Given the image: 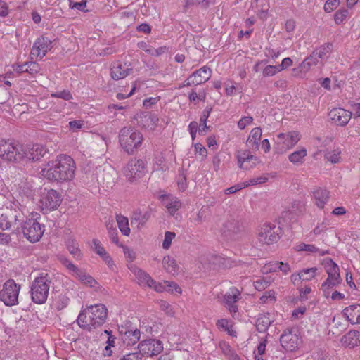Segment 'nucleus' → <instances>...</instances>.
<instances>
[{
    "instance_id": "obj_43",
    "label": "nucleus",
    "mask_w": 360,
    "mask_h": 360,
    "mask_svg": "<svg viewBox=\"0 0 360 360\" xmlns=\"http://www.w3.org/2000/svg\"><path fill=\"white\" fill-rule=\"evenodd\" d=\"M116 220L121 233L124 236H129L130 233V229L129 227L128 219L120 214L116 216Z\"/></svg>"
},
{
    "instance_id": "obj_58",
    "label": "nucleus",
    "mask_w": 360,
    "mask_h": 360,
    "mask_svg": "<svg viewBox=\"0 0 360 360\" xmlns=\"http://www.w3.org/2000/svg\"><path fill=\"white\" fill-rule=\"evenodd\" d=\"M210 0H186V6L200 5L203 8L209 6Z\"/></svg>"
},
{
    "instance_id": "obj_28",
    "label": "nucleus",
    "mask_w": 360,
    "mask_h": 360,
    "mask_svg": "<svg viewBox=\"0 0 360 360\" xmlns=\"http://www.w3.org/2000/svg\"><path fill=\"white\" fill-rule=\"evenodd\" d=\"M342 342L351 348L358 346L360 344V332L355 330L349 331L342 337Z\"/></svg>"
},
{
    "instance_id": "obj_30",
    "label": "nucleus",
    "mask_w": 360,
    "mask_h": 360,
    "mask_svg": "<svg viewBox=\"0 0 360 360\" xmlns=\"http://www.w3.org/2000/svg\"><path fill=\"white\" fill-rule=\"evenodd\" d=\"M212 70L207 66H203L199 70L195 71L192 75L197 85L205 83L211 77Z\"/></svg>"
},
{
    "instance_id": "obj_64",
    "label": "nucleus",
    "mask_w": 360,
    "mask_h": 360,
    "mask_svg": "<svg viewBox=\"0 0 360 360\" xmlns=\"http://www.w3.org/2000/svg\"><path fill=\"white\" fill-rule=\"evenodd\" d=\"M338 5V0H327L324 5V10L327 13L331 12Z\"/></svg>"
},
{
    "instance_id": "obj_60",
    "label": "nucleus",
    "mask_w": 360,
    "mask_h": 360,
    "mask_svg": "<svg viewBox=\"0 0 360 360\" xmlns=\"http://www.w3.org/2000/svg\"><path fill=\"white\" fill-rule=\"evenodd\" d=\"M0 229L2 230L11 229V224H9L7 214H3L0 216Z\"/></svg>"
},
{
    "instance_id": "obj_52",
    "label": "nucleus",
    "mask_w": 360,
    "mask_h": 360,
    "mask_svg": "<svg viewBox=\"0 0 360 360\" xmlns=\"http://www.w3.org/2000/svg\"><path fill=\"white\" fill-rule=\"evenodd\" d=\"M143 50L145 51V52L150 54L151 56H159L167 51V48L166 46H161L158 49H155L152 46H150L149 48L144 49Z\"/></svg>"
},
{
    "instance_id": "obj_20",
    "label": "nucleus",
    "mask_w": 360,
    "mask_h": 360,
    "mask_svg": "<svg viewBox=\"0 0 360 360\" xmlns=\"http://www.w3.org/2000/svg\"><path fill=\"white\" fill-rule=\"evenodd\" d=\"M300 140L298 132L292 131L288 134L281 133L277 136L278 143H283L282 149H290L295 146Z\"/></svg>"
},
{
    "instance_id": "obj_63",
    "label": "nucleus",
    "mask_w": 360,
    "mask_h": 360,
    "mask_svg": "<svg viewBox=\"0 0 360 360\" xmlns=\"http://www.w3.org/2000/svg\"><path fill=\"white\" fill-rule=\"evenodd\" d=\"M254 285L257 290L262 291L269 286V282L264 279H259L254 282Z\"/></svg>"
},
{
    "instance_id": "obj_42",
    "label": "nucleus",
    "mask_w": 360,
    "mask_h": 360,
    "mask_svg": "<svg viewBox=\"0 0 360 360\" xmlns=\"http://www.w3.org/2000/svg\"><path fill=\"white\" fill-rule=\"evenodd\" d=\"M212 110V107L207 106L202 111V115L200 119V124L201 127L199 128V133L201 134H203V132L207 131L210 129V127L207 126L206 122Z\"/></svg>"
},
{
    "instance_id": "obj_18",
    "label": "nucleus",
    "mask_w": 360,
    "mask_h": 360,
    "mask_svg": "<svg viewBox=\"0 0 360 360\" xmlns=\"http://www.w3.org/2000/svg\"><path fill=\"white\" fill-rule=\"evenodd\" d=\"M131 71L132 68L130 64L115 61L111 65L110 76L114 80H119L127 77Z\"/></svg>"
},
{
    "instance_id": "obj_47",
    "label": "nucleus",
    "mask_w": 360,
    "mask_h": 360,
    "mask_svg": "<svg viewBox=\"0 0 360 360\" xmlns=\"http://www.w3.org/2000/svg\"><path fill=\"white\" fill-rule=\"evenodd\" d=\"M333 45L327 44L326 46H322L314 52L316 53V56L319 59H324L326 55L331 51Z\"/></svg>"
},
{
    "instance_id": "obj_44",
    "label": "nucleus",
    "mask_w": 360,
    "mask_h": 360,
    "mask_svg": "<svg viewBox=\"0 0 360 360\" xmlns=\"http://www.w3.org/2000/svg\"><path fill=\"white\" fill-rule=\"evenodd\" d=\"M162 264L165 269L169 274H174L176 272V264L175 260L169 257L165 256L162 259Z\"/></svg>"
},
{
    "instance_id": "obj_13",
    "label": "nucleus",
    "mask_w": 360,
    "mask_h": 360,
    "mask_svg": "<svg viewBox=\"0 0 360 360\" xmlns=\"http://www.w3.org/2000/svg\"><path fill=\"white\" fill-rule=\"evenodd\" d=\"M240 298L241 292L236 287L230 288L229 291L224 294L223 302L225 307L231 314H234L238 312V307L236 303Z\"/></svg>"
},
{
    "instance_id": "obj_1",
    "label": "nucleus",
    "mask_w": 360,
    "mask_h": 360,
    "mask_svg": "<svg viewBox=\"0 0 360 360\" xmlns=\"http://www.w3.org/2000/svg\"><path fill=\"white\" fill-rule=\"evenodd\" d=\"M75 169V161L70 156L60 155L52 162L51 167L43 172L47 179L56 182H64L74 178Z\"/></svg>"
},
{
    "instance_id": "obj_38",
    "label": "nucleus",
    "mask_w": 360,
    "mask_h": 360,
    "mask_svg": "<svg viewBox=\"0 0 360 360\" xmlns=\"http://www.w3.org/2000/svg\"><path fill=\"white\" fill-rule=\"evenodd\" d=\"M73 274L81 282H82L84 284L89 285L91 287L94 286V284L96 283V281L91 276L87 274L86 273L84 272L83 271L78 268H77V269L73 272Z\"/></svg>"
},
{
    "instance_id": "obj_22",
    "label": "nucleus",
    "mask_w": 360,
    "mask_h": 360,
    "mask_svg": "<svg viewBox=\"0 0 360 360\" xmlns=\"http://www.w3.org/2000/svg\"><path fill=\"white\" fill-rule=\"evenodd\" d=\"M122 342L127 346H133L140 340L141 332L138 329H124L122 328L120 331Z\"/></svg>"
},
{
    "instance_id": "obj_50",
    "label": "nucleus",
    "mask_w": 360,
    "mask_h": 360,
    "mask_svg": "<svg viewBox=\"0 0 360 360\" xmlns=\"http://www.w3.org/2000/svg\"><path fill=\"white\" fill-rule=\"evenodd\" d=\"M281 71V68L278 65H267L263 70L264 77H270L275 75L277 72Z\"/></svg>"
},
{
    "instance_id": "obj_45",
    "label": "nucleus",
    "mask_w": 360,
    "mask_h": 360,
    "mask_svg": "<svg viewBox=\"0 0 360 360\" xmlns=\"http://www.w3.org/2000/svg\"><path fill=\"white\" fill-rule=\"evenodd\" d=\"M154 169L157 171H166L168 166L166 164L165 158L162 153L155 156L154 159Z\"/></svg>"
},
{
    "instance_id": "obj_4",
    "label": "nucleus",
    "mask_w": 360,
    "mask_h": 360,
    "mask_svg": "<svg viewBox=\"0 0 360 360\" xmlns=\"http://www.w3.org/2000/svg\"><path fill=\"white\" fill-rule=\"evenodd\" d=\"M51 283L50 275L44 273L40 274L33 280L30 286L31 299L33 302L41 304L46 302Z\"/></svg>"
},
{
    "instance_id": "obj_49",
    "label": "nucleus",
    "mask_w": 360,
    "mask_h": 360,
    "mask_svg": "<svg viewBox=\"0 0 360 360\" xmlns=\"http://www.w3.org/2000/svg\"><path fill=\"white\" fill-rule=\"evenodd\" d=\"M52 98H58L65 101H70L72 99V94L68 90H63L51 94Z\"/></svg>"
},
{
    "instance_id": "obj_56",
    "label": "nucleus",
    "mask_w": 360,
    "mask_h": 360,
    "mask_svg": "<svg viewBox=\"0 0 360 360\" xmlns=\"http://www.w3.org/2000/svg\"><path fill=\"white\" fill-rule=\"evenodd\" d=\"M340 152H329L327 151L324 154V157L326 159H327L328 161H330L332 163H337L340 160Z\"/></svg>"
},
{
    "instance_id": "obj_15",
    "label": "nucleus",
    "mask_w": 360,
    "mask_h": 360,
    "mask_svg": "<svg viewBox=\"0 0 360 360\" xmlns=\"http://www.w3.org/2000/svg\"><path fill=\"white\" fill-rule=\"evenodd\" d=\"M52 41L46 37H41L38 38L34 43L31 49L30 56L33 59L34 57L39 58L41 59L48 51L51 50Z\"/></svg>"
},
{
    "instance_id": "obj_3",
    "label": "nucleus",
    "mask_w": 360,
    "mask_h": 360,
    "mask_svg": "<svg viewBox=\"0 0 360 360\" xmlns=\"http://www.w3.org/2000/svg\"><path fill=\"white\" fill-rule=\"evenodd\" d=\"M119 143L123 150L132 155L141 146L143 136L142 134L132 127H124L119 132Z\"/></svg>"
},
{
    "instance_id": "obj_46",
    "label": "nucleus",
    "mask_w": 360,
    "mask_h": 360,
    "mask_svg": "<svg viewBox=\"0 0 360 360\" xmlns=\"http://www.w3.org/2000/svg\"><path fill=\"white\" fill-rule=\"evenodd\" d=\"M317 268L313 267L301 271L299 274V278L303 281H310L316 276Z\"/></svg>"
},
{
    "instance_id": "obj_53",
    "label": "nucleus",
    "mask_w": 360,
    "mask_h": 360,
    "mask_svg": "<svg viewBox=\"0 0 360 360\" xmlns=\"http://www.w3.org/2000/svg\"><path fill=\"white\" fill-rule=\"evenodd\" d=\"M267 180H268V177H266V176H259V177L250 179L246 181L245 182H244L243 184H244V186L245 188L249 186H254V185H257V184H261L265 183L267 181Z\"/></svg>"
},
{
    "instance_id": "obj_19",
    "label": "nucleus",
    "mask_w": 360,
    "mask_h": 360,
    "mask_svg": "<svg viewBox=\"0 0 360 360\" xmlns=\"http://www.w3.org/2000/svg\"><path fill=\"white\" fill-rule=\"evenodd\" d=\"M47 152L46 148L40 144L28 145L24 148L25 159L37 161Z\"/></svg>"
},
{
    "instance_id": "obj_34",
    "label": "nucleus",
    "mask_w": 360,
    "mask_h": 360,
    "mask_svg": "<svg viewBox=\"0 0 360 360\" xmlns=\"http://www.w3.org/2000/svg\"><path fill=\"white\" fill-rule=\"evenodd\" d=\"M136 278L140 285L150 287L155 283V281L146 271L137 269L135 272Z\"/></svg>"
},
{
    "instance_id": "obj_54",
    "label": "nucleus",
    "mask_w": 360,
    "mask_h": 360,
    "mask_svg": "<svg viewBox=\"0 0 360 360\" xmlns=\"http://www.w3.org/2000/svg\"><path fill=\"white\" fill-rule=\"evenodd\" d=\"M26 70L30 75H35L40 70L39 65L34 61L27 62Z\"/></svg>"
},
{
    "instance_id": "obj_48",
    "label": "nucleus",
    "mask_w": 360,
    "mask_h": 360,
    "mask_svg": "<svg viewBox=\"0 0 360 360\" xmlns=\"http://www.w3.org/2000/svg\"><path fill=\"white\" fill-rule=\"evenodd\" d=\"M250 155V152L249 150H244L238 155V162L240 168L243 169H249V167L245 166L244 164L245 162H248Z\"/></svg>"
},
{
    "instance_id": "obj_8",
    "label": "nucleus",
    "mask_w": 360,
    "mask_h": 360,
    "mask_svg": "<svg viewBox=\"0 0 360 360\" xmlns=\"http://www.w3.org/2000/svg\"><path fill=\"white\" fill-rule=\"evenodd\" d=\"M281 229L271 223H266L258 230V240L262 244L270 245L276 243L280 238Z\"/></svg>"
},
{
    "instance_id": "obj_36",
    "label": "nucleus",
    "mask_w": 360,
    "mask_h": 360,
    "mask_svg": "<svg viewBox=\"0 0 360 360\" xmlns=\"http://www.w3.org/2000/svg\"><path fill=\"white\" fill-rule=\"evenodd\" d=\"M66 246L70 253L76 259L82 258V252L79 247L78 242L74 238H68L66 241Z\"/></svg>"
},
{
    "instance_id": "obj_61",
    "label": "nucleus",
    "mask_w": 360,
    "mask_h": 360,
    "mask_svg": "<svg viewBox=\"0 0 360 360\" xmlns=\"http://www.w3.org/2000/svg\"><path fill=\"white\" fill-rule=\"evenodd\" d=\"M217 326L219 328L224 329L225 331L228 332L230 335H233L230 331V327L229 326V321L226 319H221L217 321Z\"/></svg>"
},
{
    "instance_id": "obj_11",
    "label": "nucleus",
    "mask_w": 360,
    "mask_h": 360,
    "mask_svg": "<svg viewBox=\"0 0 360 360\" xmlns=\"http://www.w3.org/2000/svg\"><path fill=\"white\" fill-rule=\"evenodd\" d=\"M86 312L91 315L93 325L98 328L103 325L108 316V309L103 304H95L88 307Z\"/></svg>"
},
{
    "instance_id": "obj_14",
    "label": "nucleus",
    "mask_w": 360,
    "mask_h": 360,
    "mask_svg": "<svg viewBox=\"0 0 360 360\" xmlns=\"http://www.w3.org/2000/svg\"><path fill=\"white\" fill-rule=\"evenodd\" d=\"M243 231V227L238 220L229 219L226 221L221 229V234L228 240H236L238 234Z\"/></svg>"
},
{
    "instance_id": "obj_26",
    "label": "nucleus",
    "mask_w": 360,
    "mask_h": 360,
    "mask_svg": "<svg viewBox=\"0 0 360 360\" xmlns=\"http://www.w3.org/2000/svg\"><path fill=\"white\" fill-rule=\"evenodd\" d=\"M313 198L316 205L319 208L323 209L325 204H326L329 200V191L321 188H316L313 191Z\"/></svg>"
},
{
    "instance_id": "obj_29",
    "label": "nucleus",
    "mask_w": 360,
    "mask_h": 360,
    "mask_svg": "<svg viewBox=\"0 0 360 360\" xmlns=\"http://www.w3.org/2000/svg\"><path fill=\"white\" fill-rule=\"evenodd\" d=\"M92 243L94 251L105 262L108 266L112 269L114 265L113 261L109 254L105 251V248L101 245V242L98 239H94Z\"/></svg>"
},
{
    "instance_id": "obj_27",
    "label": "nucleus",
    "mask_w": 360,
    "mask_h": 360,
    "mask_svg": "<svg viewBox=\"0 0 360 360\" xmlns=\"http://www.w3.org/2000/svg\"><path fill=\"white\" fill-rule=\"evenodd\" d=\"M77 322L81 328L87 331L97 328L96 326L93 325L91 316L86 312V309L79 313Z\"/></svg>"
},
{
    "instance_id": "obj_10",
    "label": "nucleus",
    "mask_w": 360,
    "mask_h": 360,
    "mask_svg": "<svg viewBox=\"0 0 360 360\" xmlns=\"http://www.w3.org/2000/svg\"><path fill=\"white\" fill-rule=\"evenodd\" d=\"M138 348L142 356H153L163 350V344L159 340L148 339L140 342Z\"/></svg>"
},
{
    "instance_id": "obj_55",
    "label": "nucleus",
    "mask_w": 360,
    "mask_h": 360,
    "mask_svg": "<svg viewBox=\"0 0 360 360\" xmlns=\"http://www.w3.org/2000/svg\"><path fill=\"white\" fill-rule=\"evenodd\" d=\"M58 260L63 264L69 271L72 273L77 269V266L74 265L69 259L63 255L58 257Z\"/></svg>"
},
{
    "instance_id": "obj_25",
    "label": "nucleus",
    "mask_w": 360,
    "mask_h": 360,
    "mask_svg": "<svg viewBox=\"0 0 360 360\" xmlns=\"http://www.w3.org/2000/svg\"><path fill=\"white\" fill-rule=\"evenodd\" d=\"M161 198L164 205L172 214H174L181 207V202L175 196L164 195Z\"/></svg>"
},
{
    "instance_id": "obj_57",
    "label": "nucleus",
    "mask_w": 360,
    "mask_h": 360,
    "mask_svg": "<svg viewBox=\"0 0 360 360\" xmlns=\"http://www.w3.org/2000/svg\"><path fill=\"white\" fill-rule=\"evenodd\" d=\"M329 226L328 221H323L321 224H318L313 230V233L315 235H320L321 233L324 232Z\"/></svg>"
},
{
    "instance_id": "obj_31",
    "label": "nucleus",
    "mask_w": 360,
    "mask_h": 360,
    "mask_svg": "<svg viewBox=\"0 0 360 360\" xmlns=\"http://www.w3.org/2000/svg\"><path fill=\"white\" fill-rule=\"evenodd\" d=\"M115 174L113 169H110V171H103V173L100 174L98 181L103 187H105L106 189L112 188L115 184V178L113 174Z\"/></svg>"
},
{
    "instance_id": "obj_7",
    "label": "nucleus",
    "mask_w": 360,
    "mask_h": 360,
    "mask_svg": "<svg viewBox=\"0 0 360 360\" xmlns=\"http://www.w3.org/2000/svg\"><path fill=\"white\" fill-rule=\"evenodd\" d=\"M20 290V285H18L14 280L6 281L0 291V300L6 306L11 307L18 304Z\"/></svg>"
},
{
    "instance_id": "obj_16",
    "label": "nucleus",
    "mask_w": 360,
    "mask_h": 360,
    "mask_svg": "<svg viewBox=\"0 0 360 360\" xmlns=\"http://www.w3.org/2000/svg\"><path fill=\"white\" fill-rule=\"evenodd\" d=\"M281 346L288 351H293L298 347L300 343V339L295 333H292V329H286L280 337Z\"/></svg>"
},
{
    "instance_id": "obj_23",
    "label": "nucleus",
    "mask_w": 360,
    "mask_h": 360,
    "mask_svg": "<svg viewBox=\"0 0 360 360\" xmlns=\"http://www.w3.org/2000/svg\"><path fill=\"white\" fill-rule=\"evenodd\" d=\"M343 316L352 324L360 323V304H352L342 310Z\"/></svg>"
},
{
    "instance_id": "obj_51",
    "label": "nucleus",
    "mask_w": 360,
    "mask_h": 360,
    "mask_svg": "<svg viewBox=\"0 0 360 360\" xmlns=\"http://www.w3.org/2000/svg\"><path fill=\"white\" fill-rule=\"evenodd\" d=\"M175 236L176 234L174 232L166 231L162 243V248L165 250H168L170 248L172 241L175 238Z\"/></svg>"
},
{
    "instance_id": "obj_5",
    "label": "nucleus",
    "mask_w": 360,
    "mask_h": 360,
    "mask_svg": "<svg viewBox=\"0 0 360 360\" xmlns=\"http://www.w3.org/2000/svg\"><path fill=\"white\" fill-rule=\"evenodd\" d=\"M0 157L8 162L25 160L24 148L19 143L11 140L0 141Z\"/></svg>"
},
{
    "instance_id": "obj_24",
    "label": "nucleus",
    "mask_w": 360,
    "mask_h": 360,
    "mask_svg": "<svg viewBox=\"0 0 360 360\" xmlns=\"http://www.w3.org/2000/svg\"><path fill=\"white\" fill-rule=\"evenodd\" d=\"M139 126L143 128L155 127L159 120L158 117L150 112H142L136 117Z\"/></svg>"
},
{
    "instance_id": "obj_2",
    "label": "nucleus",
    "mask_w": 360,
    "mask_h": 360,
    "mask_svg": "<svg viewBox=\"0 0 360 360\" xmlns=\"http://www.w3.org/2000/svg\"><path fill=\"white\" fill-rule=\"evenodd\" d=\"M322 264L328 274V278L321 284V290L325 297L328 298L332 291L342 283L340 268L331 258H325Z\"/></svg>"
},
{
    "instance_id": "obj_59",
    "label": "nucleus",
    "mask_w": 360,
    "mask_h": 360,
    "mask_svg": "<svg viewBox=\"0 0 360 360\" xmlns=\"http://www.w3.org/2000/svg\"><path fill=\"white\" fill-rule=\"evenodd\" d=\"M348 13L347 10H339L336 11L335 13L334 20L337 24H340L342 22L345 18L347 17Z\"/></svg>"
},
{
    "instance_id": "obj_32",
    "label": "nucleus",
    "mask_w": 360,
    "mask_h": 360,
    "mask_svg": "<svg viewBox=\"0 0 360 360\" xmlns=\"http://www.w3.org/2000/svg\"><path fill=\"white\" fill-rule=\"evenodd\" d=\"M262 136V129L260 127H255L250 131V134L247 140V144L249 148L253 150H258L259 143L258 141L260 140Z\"/></svg>"
},
{
    "instance_id": "obj_39",
    "label": "nucleus",
    "mask_w": 360,
    "mask_h": 360,
    "mask_svg": "<svg viewBox=\"0 0 360 360\" xmlns=\"http://www.w3.org/2000/svg\"><path fill=\"white\" fill-rule=\"evenodd\" d=\"M148 217L149 214L147 212L142 214L141 212H136L131 219V226L135 225L137 229H141L147 221Z\"/></svg>"
},
{
    "instance_id": "obj_17",
    "label": "nucleus",
    "mask_w": 360,
    "mask_h": 360,
    "mask_svg": "<svg viewBox=\"0 0 360 360\" xmlns=\"http://www.w3.org/2000/svg\"><path fill=\"white\" fill-rule=\"evenodd\" d=\"M328 116L335 124L343 127L350 120L352 112L342 108H335L329 112Z\"/></svg>"
},
{
    "instance_id": "obj_9",
    "label": "nucleus",
    "mask_w": 360,
    "mask_h": 360,
    "mask_svg": "<svg viewBox=\"0 0 360 360\" xmlns=\"http://www.w3.org/2000/svg\"><path fill=\"white\" fill-rule=\"evenodd\" d=\"M146 172V164L141 159H131L123 169L124 175L129 181L139 179Z\"/></svg>"
},
{
    "instance_id": "obj_62",
    "label": "nucleus",
    "mask_w": 360,
    "mask_h": 360,
    "mask_svg": "<svg viewBox=\"0 0 360 360\" xmlns=\"http://www.w3.org/2000/svg\"><path fill=\"white\" fill-rule=\"evenodd\" d=\"M253 121L251 116L243 117L238 122V127L240 129H244L245 127Z\"/></svg>"
},
{
    "instance_id": "obj_12",
    "label": "nucleus",
    "mask_w": 360,
    "mask_h": 360,
    "mask_svg": "<svg viewBox=\"0 0 360 360\" xmlns=\"http://www.w3.org/2000/svg\"><path fill=\"white\" fill-rule=\"evenodd\" d=\"M62 201L60 194L56 190L50 189L45 191L42 195L40 202L47 210H54L60 205Z\"/></svg>"
},
{
    "instance_id": "obj_6",
    "label": "nucleus",
    "mask_w": 360,
    "mask_h": 360,
    "mask_svg": "<svg viewBox=\"0 0 360 360\" xmlns=\"http://www.w3.org/2000/svg\"><path fill=\"white\" fill-rule=\"evenodd\" d=\"M25 238L31 243L38 242L44 232V226L37 219L27 218L21 229Z\"/></svg>"
},
{
    "instance_id": "obj_21",
    "label": "nucleus",
    "mask_w": 360,
    "mask_h": 360,
    "mask_svg": "<svg viewBox=\"0 0 360 360\" xmlns=\"http://www.w3.org/2000/svg\"><path fill=\"white\" fill-rule=\"evenodd\" d=\"M7 216L11 224V229H13L16 231H20L25 221L24 213L20 209H13L7 213Z\"/></svg>"
},
{
    "instance_id": "obj_40",
    "label": "nucleus",
    "mask_w": 360,
    "mask_h": 360,
    "mask_svg": "<svg viewBox=\"0 0 360 360\" xmlns=\"http://www.w3.org/2000/svg\"><path fill=\"white\" fill-rule=\"evenodd\" d=\"M271 323V320L269 314L260 315L256 321L257 330L259 333L265 332Z\"/></svg>"
},
{
    "instance_id": "obj_35",
    "label": "nucleus",
    "mask_w": 360,
    "mask_h": 360,
    "mask_svg": "<svg viewBox=\"0 0 360 360\" xmlns=\"http://www.w3.org/2000/svg\"><path fill=\"white\" fill-rule=\"evenodd\" d=\"M307 152L305 148H302L298 150L294 151L288 156L290 162L296 165H300L304 162V158L307 156Z\"/></svg>"
},
{
    "instance_id": "obj_37",
    "label": "nucleus",
    "mask_w": 360,
    "mask_h": 360,
    "mask_svg": "<svg viewBox=\"0 0 360 360\" xmlns=\"http://www.w3.org/2000/svg\"><path fill=\"white\" fill-rule=\"evenodd\" d=\"M319 58L316 56V52H312L311 54L306 58L300 64V71L307 72L312 66L317 65Z\"/></svg>"
},
{
    "instance_id": "obj_41",
    "label": "nucleus",
    "mask_w": 360,
    "mask_h": 360,
    "mask_svg": "<svg viewBox=\"0 0 360 360\" xmlns=\"http://www.w3.org/2000/svg\"><path fill=\"white\" fill-rule=\"evenodd\" d=\"M297 250L318 253L321 256H323L325 255L329 254L328 250H322L319 249L314 245L305 244L304 243H301L298 245H297Z\"/></svg>"
},
{
    "instance_id": "obj_33",
    "label": "nucleus",
    "mask_w": 360,
    "mask_h": 360,
    "mask_svg": "<svg viewBox=\"0 0 360 360\" xmlns=\"http://www.w3.org/2000/svg\"><path fill=\"white\" fill-rule=\"evenodd\" d=\"M168 287L169 290L171 291H175L176 292L181 293V288L174 282L169 283V281H165L163 283H156L150 286V288H153L157 292H163L166 290V288Z\"/></svg>"
}]
</instances>
